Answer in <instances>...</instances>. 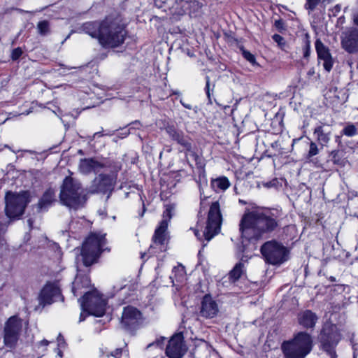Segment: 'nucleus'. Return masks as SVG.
Returning <instances> with one entry per match:
<instances>
[{
	"mask_svg": "<svg viewBox=\"0 0 358 358\" xmlns=\"http://www.w3.org/2000/svg\"><path fill=\"white\" fill-rule=\"evenodd\" d=\"M335 97H336V98H337L338 99H340V97H339V95H338V94H335Z\"/></svg>",
	"mask_w": 358,
	"mask_h": 358,
	"instance_id": "58",
	"label": "nucleus"
},
{
	"mask_svg": "<svg viewBox=\"0 0 358 358\" xmlns=\"http://www.w3.org/2000/svg\"><path fill=\"white\" fill-rule=\"evenodd\" d=\"M310 336L305 332L299 333L292 339V358H304L312 349Z\"/></svg>",
	"mask_w": 358,
	"mask_h": 358,
	"instance_id": "12",
	"label": "nucleus"
},
{
	"mask_svg": "<svg viewBox=\"0 0 358 358\" xmlns=\"http://www.w3.org/2000/svg\"><path fill=\"white\" fill-rule=\"evenodd\" d=\"M122 354V350L121 349H116L115 351L111 352L110 355L115 357V358H120Z\"/></svg>",
	"mask_w": 358,
	"mask_h": 358,
	"instance_id": "41",
	"label": "nucleus"
},
{
	"mask_svg": "<svg viewBox=\"0 0 358 358\" xmlns=\"http://www.w3.org/2000/svg\"><path fill=\"white\" fill-rule=\"evenodd\" d=\"M173 273H180L181 275L184 273V268L182 266L174 267L173 269Z\"/></svg>",
	"mask_w": 358,
	"mask_h": 358,
	"instance_id": "42",
	"label": "nucleus"
},
{
	"mask_svg": "<svg viewBox=\"0 0 358 358\" xmlns=\"http://www.w3.org/2000/svg\"><path fill=\"white\" fill-rule=\"evenodd\" d=\"M6 215L9 219L17 218L21 216L29 202L27 192L19 194L7 192L6 197Z\"/></svg>",
	"mask_w": 358,
	"mask_h": 358,
	"instance_id": "7",
	"label": "nucleus"
},
{
	"mask_svg": "<svg viewBox=\"0 0 358 358\" xmlns=\"http://www.w3.org/2000/svg\"><path fill=\"white\" fill-rule=\"evenodd\" d=\"M141 320V313L133 306L125 307L123 310L121 324L127 329L134 327Z\"/></svg>",
	"mask_w": 358,
	"mask_h": 358,
	"instance_id": "16",
	"label": "nucleus"
},
{
	"mask_svg": "<svg viewBox=\"0 0 358 358\" xmlns=\"http://www.w3.org/2000/svg\"><path fill=\"white\" fill-rule=\"evenodd\" d=\"M272 38L282 50H285L286 44L285 43L284 38L281 36L279 34H274Z\"/></svg>",
	"mask_w": 358,
	"mask_h": 358,
	"instance_id": "32",
	"label": "nucleus"
},
{
	"mask_svg": "<svg viewBox=\"0 0 358 358\" xmlns=\"http://www.w3.org/2000/svg\"><path fill=\"white\" fill-rule=\"evenodd\" d=\"M89 314L87 313V312H85L82 310V312L80 313V322H82L85 319V317L87 315H88Z\"/></svg>",
	"mask_w": 358,
	"mask_h": 358,
	"instance_id": "44",
	"label": "nucleus"
},
{
	"mask_svg": "<svg viewBox=\"0 0 358 358\" xmlns=\"http://www.w3.org/2000/svg\"><path fill=\"white\" fill-rule=\"evenodd\" d=\"M29 111H27V113H22V115H29Z\"/></svg>",
	"mask_w": 358,
	"mask_h": 358,
	"instance_id": "57",
	"label": "nucleus"
},
{
	"mask_svg": "<svg viewBox=\"0 0 358 358\" xmlns=\"http://www.w3.org/2000/svg\"><path fill=\"white\" fill-rule=\"evenodd\" d=\"M127 285H116L114 286V289L118 292L127 287Z\"/></svg>",
	"mask_w": 358,
	"mask_h": 358,
	"instance_id": "43",
	"label": "nucleus"
},
{
	"mask_svg": "<svg viewBox=\"0 0 358 358\" xmlns=\"http://www.w3.org/2000/svg\"><path fill=\"white\" fill-rule=\"evenodd\" d=\"M28 223H29V225L30 227H31V225H32V221L31 220H28Z\"/></svg>",
	"mask_w": 358,
	"mask_h": 358,
	"instance_id": "54",
	"label": "nucleus"
},
{
	"mask_svg": "<svg viewBox=\"0 0 358 358\" xmlns=\"http://www.w3.org/2000/svg\"><path fill=\"white\" fill-rule=\"evenodd\" d=\"M165 210L163 212L162 220L159 227L155 229L153 236L155 244L163 245L166 239V230L168 229L169 222L173 217L176 206L173 203H168L164 206Z\"/></svg>",
	"mask_w": 358,
	"mask_h": 358,
	"instance_id": "11",
	"label": "nucleus"
},
{
	"mask_svg": "<svg viewBox=\"0 0 358 358\" xmlns=\"http://www.w3.org/2000/svg\"><path fill=\"white\" fill-rule=\"evenodd\" d=\"M129 131H128V130H127V131H125L124 132H123V134H122L124 135V136H122V138L126 137V136L129 134Z\"/></svg>",
	"mask_w": 358,
	"mask_h": 358,
	"instance_id": "53",
	"label": "nucleus"
},
{
	"mask_svg": "<svg viewBox=\"0 0 358 358\" xmlns=\"http://www.w3.org/2000/svg\"><path fill=\"white\" fill-rule=\"evenodd\" d=\"M357 145H358V143H357Z\"/></svg>",
	"mask_w": 358,
	"mask_h": 358,
	"instance_id": "61",
	"label": "nucleus"
},
{
	"mask_svg": "<svg viewBox=\"0 0 358 358\" xmlns=\"http://www.w3.org/2000/svg\"><path fill=\"white\" fill-rule=\"evenodd\" d=\"M22 328V320L12 316L5 322L3 327V345L8 350L16 347Z\"/></svg>",
	"mask_w": 358,
	"mask_h": 358,
	"instance_id": "9",
	"label": "nucleus"
},
{
	"mask_svg": "<svg viewBox=\"0 0 358 358\" xmlns=\"http://www.w3.org/2000/svg\"><path fill=\"white\" fill-rule=\"evenodd\" d=\"M277 227V222L270 213L253 210L245 213L240 223L243 238L248 241L258 240Z\"/></svg>",
	"mask_w": 358,
	"mask_h": 358,
	"instance_id": "2",
	"label": "nucleus"
},
{
	"mask_svg": "<svg viewBox=\"0 0 358 358\" xmlns=\"http://www.w3.org/2000/svg\"><path fill=\"white\" fill-rule=\"evenodd\" d=\"M106 244L105 236L100 234H91L83 244L80 256L77 261L81 260L84 266L88 267L94 264L99 257Z\"/></svg>",
	"mask_w": 358,
	"mask_h": 358,
	"instance_id": "4",
	"label": "nucleus"
},
{
	"mask_svg": "<svg viewBox=\"0 0 358 358\" xmlns=\"http://www.w3.org/2000/svg\"><path fill=\"white\" fill-rule=\"evenodd\" d=\"M145 254H142V255H141V258H142V259H143V258H144V257H145Z\"/></svg>",
	"mask_w": 358,
	"mask_h": 358,
	"instance_id": "59",
	"label": "nucleus"
},
{
	"mask_svg": "<svg viewBox=\"0 0 358 358\" xmlns=\"http://www.w3.org/2000/svg\"><path fill=\"white\" fill-rule=\"evenodd\" d=\"M354 22L358 26V14L354 15Z\"/></svg>",
	"mask_w": 358,
	"mask_h": 358,
	"instance_id": "49",
	"label": "nucleus"
},
{
	"mask_svg": "<svg viewBox=\"0 0 358 358\" xmlns=\"http://www.w3.org/2000/svg\"><path fill=\"white\" fill-rule=\"evenodd\" d=\"M39 303L45 306L59 300L63 301L59 282H48L42 289L38 296Z\"/></svg>",
	"mask_w": 358,
	"mask_h": 358,
	"instance_id": "13",
	"label": "nucleus"
},
{
	"mask_svg": "<svg viewBox=\"0 0 358 358\" xmlns=\"http://www.w3.org/2000/svg\"><path fill=\"white\" fill-rule=\"evenodd\" d=\"M55 201H56L55 191L52 188H48L40 199L38 208L40 209H45Z\"/></svg>",
	"mask_w": 358,
	"mask_h": 358,
	"instance_id": "25",
	"label": "nucleus"
},
{
	"mask_svg": "<svg viewBox=\"0 0 358 358\" xmlns=\"http://www.w3.org/2000/svg\"><path fill=\"white\" fill-rule=\"evenodd\" d=\"M143 211H145V208H143ZM143 213H144V212H143ZM143 213L141 214V216H143Z\"/></svg>",
	"mask_w": 358,
	"mask_h": 358,
	"instance_id": "60",
	"label": "nucleus"
},
{
	"mask_svg": "<svg viewBox=\"0 0 358 358\" xmlns=\"http://www.w3.org/2000/svg\"><path fill=\"white\" fill-rule=\"evenodd\" d=\"M57 355L59 357V358L62 357V352L60 350H58Z\"/></svg>",
	"mask_w": 358,
	"mask_h": 358,
	"instance_id": "52",
	"label": "nucleus"
},
{
	"mask_svg": "<svg viewBox=\"0 0 358 358\" xmlns=\"http://www.w3.org/2000/svg\"><path fill=\"white\" fill-rule=\"evenodd\" d=\"M116 178L113 175L99 174L93 180L90 191L92 193H106L113 189Z\"/></svg>",
	"mask_w": 358,
	"mask_h": 358,
	"instance_id": "14",
	"label": "nucleus"
},
{
	"mask_svg": "<svg viewBox=\"0 0 358 358\" xmlns=\"http://www.w3.org/2000/svg\"><path fill=\"white\" fill-rule=\"evenodd\" d=\"M319 153V148L315 142H310V148L308 153V157H312Z\"/></svg>",
	"mask_w": 358,
	"mask_h": 358,
	"instance_id": "31",
	"label": "nucleus"
},
{
	"mask_svg": "<svg viewBox=\"0 0 358 358\" xmlns=\"http://www.w3.org/2000/svg\"><path fill=\"white\" fill-rule=\"evenodd\" d=\"M336 92H337V88H336V87H335V88H334V89H331V90H329V93H330V94H331V93H334H334H336Z\"/></svg>",
	"mask_w": 358,
	"mask_h": 358,
	"instance_id": "50",
	"label": "nucleus"
},
{
	"mask_svg": "<svg viewBox=\"0 0 358 358\" xmlns=\"http://www.w3.org/2000/svg\"><path fill=\"white\" fill-rule=\"evenodd\" d=\"M287 181L283 178H274L270 181L263 182V185L267 188H275L276 189H284L287 186Z\"/></svg>",
	"mask_w": 358,
	"mask_h": 358,
	"instance_id": "27",
	"label": "nucleus"
},
{
	"mask_svg": "<svg viewBox=\"0 0 358 358\" xmlns=\"http://www.w3.org/2000/svg\"><path fill=\"white\" fill-rule=\"evenodd\" d=\"M185 352L182 336L180 334H176L169 341L166 354L169 358H181Z\"/></svg>",
	"mask_w": 358,
	"mask_h": 358,
	"instance_id": "15",
	"label": "nucleus"
},
{
	"mask_svg": "<svg viewBox=\"0 0 358 358\" xmlns=\"http://www.w3.org/2000/svg\"><path fill=\"white\" fill-rule=\"evenodd\" d=\"M22 53H23V51L21 48H15L12 50L11 55H10L11 59L13 61H15L21 57Z\"/></svg>",
	"mask_w": 358,
	"mask_h": 358,
	"instance_id": "34",
	"label": "nucleus"
},
{
	"mask_svg": "<svg viewBox=\"0 0 358 358\" xmlns=\"http://www.w3.org/2000/svg\"><path fill=\"white\" fill-rule=\"evenodd\" d=\"M59 198L62 205L78 208L84 201L80 183L70 176L66 177L60 187Z\"/></svg>",
	"mask_w": 358,
	"mask_h": 358,
	"instance_id": "3",
	"label": "nucleus"
},
{
	"mask_svg": "<svg viewBox=\"0 0 358 358\" xmlns=\"http://www.w3.org/2000/svg\"><path fill=\"white\" fill-rule=\"evenodd\" d=\"M219 313L217 302L209 294H206L201 301L200 315L205 318H213Z\"/></svg>",
	"mask_w": 358,
	"mask_h": 358,
	"instance_id": "17",
	"label": "nucleus"
},
{
	"mask_svg": "<svg viewBox=\"0 0 358 358\" xmlns=\"http://www.w3.org/2000/svg\"><path fill=\"white\" fill-rule=\"evenodd\" d=\"M243 55L244 58L246 60H248L249 62H250L252 64H255V57L249 51L243 50Z\"/></svg>",
	"mask_w": 358,
	"mask_h": 358,
	"instance_id": "35",
	"label": "nucleus"
},
{
	"mask_svg": "<svg viewBox=\"0 0 358 358\" xmlns=\"http://www.w3.org/2000/svg\"><path fill=\"white\" fill-rule=\"evenodd\" d=\"M170 280H171V282L172 283H173V276H170Z\"/></svg>",
	"mask_w": 358,
	"mask_h": 358,
	"instance_id": "55",
	"label": "nucleus"
},
{
	"mask_svg": "<svg viewBox=\"0 0 358 358\" xmlns=\"http://www.w3.org/2000/svg\"><path fill=\"white\" fill-rule=\"evenodd\" d=\"M215 89V84L213 85L212 87H210V78L209 76L206 77V87H205V91L208 92H213Z\"/></svg>",
	"mask_w": 358,
	"mask_h": 358,
	"instance_id": "39",
	"label": "nucleus"
},
{
	"mask_svg": "<svg viewBox=\"0 0 358 358\" xmlns=\"http://www.w3.org/2000/svg\"><path fill=\"white\" fill-rule=\"evenodd\" d=\"M38 33L41 36H45L50 33V23L47 20L40 21L37 24Z\"/></svg>",
	"mask_w": 358,
	"mask_h": 358,
	"instance_id": "29",
	"label": "nucleus"
},
{
	"mask_svg": "<svg viewBox=\"0 0 358 358\" xmlns=\"http://www.w3.org/2000/svg\"><path fill=\"white\" fill-rule=\"evenodd\" d=\"M49 342L47 340H43L40 342V345L41 346H47L48 345Z\"/></svg>",
	"mask_w": 358,
	"mask_h": 358,
	"instance_id": "48",
	"label": "nucleus"
},
{
	"mask_svg": "<svg viewBox=\"0 0 358 358\" xmlns=\"http://www.w3.org/2000/svg\"><path fill=\"white\" fill-rule=\"evenodd\" d=\"M103 136V134H101V132H96V133H94V137H95V136Z\"/></svg>",
	"mask_w": 358,
	"mask_h": 358,
	"instance_id": "51",
	"label": "nucleus"
},
{
	"mask_svg": "<svg viewBox=\"0 0 358 358\" xmlns=\"http://www.w3.org/2000/svg\"><path fill=\"white\" fill-rule=\"evenodd\" d=\"M343 134L347 136H353L356 135L357 132V129L353 124H348L345 126L343 131Z\"/></svg>",
	"mask_w": 358,
	"mask_h": 358,
	"instance_id": "30",
	"label": "nucleus"
},
{
	"mask_svg": "<svg viewBox=\"0 0 358 358\" xmlns=\"http://www.w3.org/2000/svg\"><path fill=\"white\" fill-rule=\"evenodd\" d=\"M90 285V279L87 275L78 273L73 282L72 292L74 296L85 293L83 289H87Z\"/></svg>",
	"mask_w": 358,
	"mask_h": 358,
	"instance_id": "22",
	"label": "nucleus"
},
{
	"mask_svg": "<svg viewBox=\"0 0 358 358\" xmlns=\"http://www.w3.org/2000/svg\"><path fill=\"white\" fill-rule=\"evenodd\" d=\"M275 24L278 29H281L282 27V22L281 20L275 21Z\"/></svg>",
	"mask_w": 358,
	"mask_h": 358,
	"instance_id": "47",
	"label": "nucleus"
},
{
	"mask_svg": "<svg viewBox=\"0 0 358 358\" xmlns=\"http://www.w3.org/2000/svg\"><path fill=\"white\" fill-rule=\"evenodd\" d=\"M165 340H166V338L164 337H160L159 338L157 339L155 342L150 343L148 345V348H150L153 345H156V346L159 347V348H163V347L164 345Z\"/></svg>",
	"mask_w": 358,
	"mask_h": 358,
	"instance_id": "36",
	"label": "nucleus"
},
{
	"mask_svg": "<svg viewBox=\"0 0 358 358\" xmlns=\"http://www.w3.org/2000/svg\"><path fill=\"white\" fill-rule=\"evenodd\" d=\"M222 216L220 204L217 201L213 202L208 212L207 224L203 235H201L198 229H192L195 236L200 241L204 236L207 241L211 240L220 230Z\"/></svg>",
	"mask_w": 358,
	"mask_h": 358,
	"instance_id": "5",
	"label": "nucleus"
},
{
	"mask_svg": "<svg viewBox=\"0 0 358 358\" xmlns=\"http://www.w3.org/2000/svg\"><path fill=\"white\" fill-rule=\"evenodd\" d=\"M320 340L322 343V349L326 351L331 358H337L334 348L340 340V335L337 331L336 327L333 325L324 327L320 336Z\"/></svg>",
	"mask_w": 358,
	"mask_h": 358,
	"instance_id": "10",
	"label": "nucleus"
},
{
	"mask_svg": "<svg viewBox=\"0 0 358 358\" xmlns=\"http://www.w3.org/2000/svg\"><path fill=\"white\" fill-rule=\"evenodd\" d=\"M341 10V6L340 4H337L330 10L331 13V15L333 16H336L340 13Z\"/></svg>",
	"mask_w": 358,
	"mask_h": 358,
	"instance_id": "40",
	"label": "nucleus"
},
{
	"mask_svg": "<svg viewBox=\"0 0 358 358\" xmlns=\"http://www.w3.org/2000/svg\"><path fill=\"white\" fill-rule=\"evenodd\" d=\"M315 48L319 59L323 62L324 69L330 71L333 66V61L329 49L320 40L316 41Z\"/></svg>",
	"mask_w": 358,
	"mask_h": 358,
	"instance_id": "20",
	"label": "nucleus"
},
{
	"mask_svg": "<svg viewBox=\"0 0 358 358\" xmlns=\"http://www.w3.org/2000/svg\"><path fill=\"white\" fill-rule=\"evenodd\" d=\"M211 92H210V91L206 92V96L208 97V103L209 104H212L213 103L212 98H211Z\"/></svg>",
	"mask_w": 358,
	"mask_h": 358,
	"instance_id": "45",
	"label": "nucleus"
},
{
	"mask_svg": "<svg viewBox=\"0 0 358 358\" xmlns=\"http://www.w3.org/2000/svg\"><path fill=\"white\" fill-rule=\"evenodd\" d=\"M245 265L243 262L237 263L229 273V279L231 282L237 281L245 272Z\"/></svg>",
	"mask_w": 358,
	"mask_h": 358,
	"instance_id": "26",
	"label": "nucleus"
},
{
	"mask_svg": "<svg viewBox=\"0 0 358 358\" xmlns=\"http://www.w3.org/2000/svg\"><path fill=\"white\" fill-rule=\"evenodd\" d=\"M320 1V0H308L306 3V8L310 10H313Z\"/></svg>",
	"mask_w": 358,
	"mask_h": 358,
	"instance_id": "37",
	"label": "nucleus"
},
{
	"mask_svg": "<svg viewBox=\"0 0 358 358\" xmlns=\"http://www.w3.org/2000/svg\"><path fill=\"white\" fill-rule=\"evenodd\" d=\"M260 250L265 261L270 264H281L288 258L289 250L276 241L266 242Z\"/></svg>",
	"mask_w": 358,
	"mask_h": 358,
	"instance_id": "6",
	"label": "nucleus"
},
{
	"mask_svg": "<svg viewBox=\"0 0 358 358\" xmlns=\"http://www.w3.org/2000/svg\"><path fill=\"white\" fill-rule=\"evenodd\" d=\"M211 185L215 189V191H224L229 188L230 183L226 177H221L213 180L211 182Z\"/></svg>",
	"mask_w": 358,
	"mask_h": 358,
	"instance_id": "28",
	"label": "nucleus"
},
{
	"mask_svg": "<svg viewBox=\"0 0 358 358\" xmlns=\"http://www.w3.org/2000/svg\"><path fill=\"white\" fill-rule=\"evenodd\" d=\"M298 322L304 328H313L318 320L317 316L310 310H306L298 315Z\"/></svg>",
	"mask_w": 358,
	"mask_h": 358,
	"instance_id": "24",
	"label": "nucleus"
},
{
	"mask_svg": "<svg viewBox=\"0 0 358 358\" xmlns=\"http://www.w3.org/2000/svg\"><path fill=\"white\" fill-rule=\"evenodd\" d=\"M80 306L83 311L100 317L105 313L106 301L100 293L94 289L85 293Z\"/></svg>",
	"mask_w": 358,
	"mask_h": 358,
	"instance_id": "8",
	"label": "nucleus"
},
{
	"mask_svg": "<svg viewBox=\"0 0 358 358\" xmlns=\"http://www.w3.org/2000/svg\"><path fill=\"white\" fill-rule=\"evenodd\" d=\"M166 131L173 141H176L182 146L187 151L192 150V143L189 138L184 135L181 131L177 130L174 127L169 126L166 128Z\"/></svg>",
	"mask_w": 358,
	"mask_h": 358,
	"instance_id": "19",
	"label": "nucleus"
},
{
	"mask_svg": "<svg viewBox=\"0 0 358 358\" xmlns=\"http://www.w3.org/2000/svg\"><path fill=\"white\" fill-rule=\"evenodd\" d=\"M82 31L96 38L105 48H115L123 43L125 31L120 23L113 17H107L103 20L87 22L83 24Z\"/></svg>",
	"mask_w": 358,
	"mask_h": 358,
	"instance_id": "1",
	"label": "nucleus"
},
{
	"mask_svg": "<svg viewBox=\"0 0 358 358\" xmlns=\"http://www.w3.org/2000/svg\"><path fill=\"white\" fill-rule=\"evenodd\" d=\"M61 337H62L61 334H59V336H58V341L59 342L60 341Z\"/></svg>",
	"mask_w": 358,
	"mask_h": 358,
	"instance_id": "56",
	"label": "nucleus"
},
{
	"mask_svg": "<svg viewBox=\"0 0 358 358\" xmlns=\"http://www.w3.org/2000/svg\"><path fill=\"white\" fill-rule=\"evenodd\" d=\"M331 161L335 164H340V158L338 157V150H333L331 152Z\"/></svg>",
	"mask_w": 358,
	"mask_h": 358,
	"instance_id": "38",
	"label": "nucleus"
},
{
	"mask_svg": "<svg viewBox=\"0 0 358 358\" xmlns=\"http://www.w3.org/2000/svg\"><path fill=\"white\" fill-rule=\"evenodd\" d=\"M314 134L320 145L326 146L331 136V128L329 125H320L315 128Z\"/></svg>",
	"mask_w": 358,
	"mask_h": 358,
	"instance_id": "23",
	"label": "nucleus"
},
{
	"mask_svg": "<svg viewBox=\"0 0 358 358\" xmlns=\"http://www.w3.org/2000/svg\"><path fill=\"white\" fill-rule=\"evenodd\" d=\"M342 47L348 52L352 53L358 51V31L349 29L344 31L341 37Z\"/></svg>",
	"mask_w": 358,
	"mask_h": 358,
	"instance_id": "18",
	"label": "nucleus"
},
{
	"mask_svg": "<svg viewBox=\"0 0 358 358\" xmlns=\"http://www.w3.org/2000/svg\"><path fill=\"white\" fill-rule=\"evenodd\" d=\"M180 102L185 108H187L189 110L192 108V107L190 104L185 103L182 99H180Z\"/></svg>",
	"mask_w": 358,
	"mask_h": 358,
	"instance_id": "46",
	"label": "nucleus"
},
{
	"mask_svg": "<svg viewBox=\"0 0 358 358\" xmlns=\"http://www.w3.org/2000/svg\"><path fill=\"white\" fill-rule=\"evenodd\" d=\"M291 346V341H287L285 342L282 345V349L284 352L285 358H291V350L289 349Z\"/></svg>",
	"mask_w": 358,
	"mask_h": 358,
	"instance_id": "33",
	"label": "nucleus"
},
{
	"mask_svg": "<svg viewBox=\"0 0 358 358\" xmlns=\"http://www.w3.org/2000/svg\"><path fill=\"white\" fill-rule=\"evenodd\" d=\"M103 167V164L93 158L82 159L79 163V170L84 174L92 171L99 172Z\"/></svg>",
	"mask_w": 358,
	"mask_h": 358,
	"instance_id": "21",
	"label": "nucleus"
}]
</instances>
